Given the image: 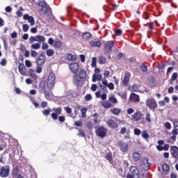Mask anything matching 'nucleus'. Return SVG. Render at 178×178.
I'll return each mask as SVG.
<instances>
[{"mask_svg":"<svg viewBox=\"0 0 178 178\" xmlns=\"http://www.w3.org/2000/svg\"><path fill=\"white\" fill-rule=\"evenodd\" d=\"M38 6L40 8L38 10L39 15H44V16H51V15H52V9L51 6L47 3L45 0H39Z\"/></svg>","mask_w":178,"mask_h":178,"instance_id":"1","label":"nucleus"},{"mask_svg":"<svg viewBox=\"0 0 178 178\" xmlns=\"http://www.w3.org/2000/svg\"><path fill=\"white\" fill-rule=\"evenodd\" d=\"M52 111L54 113H51V119L53 120H58L60 122V123H64L65 120H66V118L62 115V107H57V108H53Z\"/></svg>","mask_w":178,"mask_h":178,"instance_id":"2","label":"nucleus"},{"mask_svg":"<svg viewBox=\"0 0 178 178\" xmlns=\"http://www.w3.org/2000/svg\"><path fill=\"white\" fill-rule=\"evenodd\" d=\"M55 74L54 72H51L48 76L47 82V87L49 91H52V90H54V87H55Z\"/></svg>","mask_w":178,"mask_h":178,"instance_id":"3","label":"nucleus"},{"mask_svg":"<svg viewBox=\"0 0 178 178\" xmlns=\"http://www.w3.org/2000/svg\"><path fill=\"white\" fill-rule=\"evenodd\" d=\"M130 173L127 175V178H138L140 177V171L136 166H131L129 168Z\"/></svg>","mask_w":178,"mask_h":178,"instance_id":"4","label":"nucleus"},{"mask_svg":"<svg viewBox=\"0 0 178 178\" xmlns=\"http://www.w3.org/2000/svg\"><path fill=\"white\" fill-rule=\"evenodd\" d=\"M113 47H115V41L109 40V41L105 42L104 44V51L106 54H109L110 52H112V48H113Z\"/></svg>","mask_w":178,"mask_h":178,"instance_id":"5","label":"nucleus"},{"mask_svg":"<svg viewBox=\"0 0 178 178\" xmlns=\"http://www.w3.org/2000/svg\"><path fill=\"white\" fill-rule=\"evenodd\" d=\"M146 106L149 108L151 111H154L158 108V103H156V100H155V99L151 98L146 101Z\"/></svg>","mask_w":178,"mask_h":178,"instance_id":"6","label":"nucleus"},{"mask_svg":"<svg viewBox=\"0 0 178 178\" xmlns=\"http://www.w3.org/2000/svg\"><path fill=\"white\" fill-rule=\"evenodd\" d=\"M35 41L39 42L38 44H41V42H45V37L38 35L36 36H31L29 38V44H33L35 42Z\"/></svg>","mask_w":178,"mask_h":178,"instance_id":"7","label":"nucleus"},{"mask_svg":"<svg viewBox=\"0 0 178 178\" xmlns=\"http://www.w3.org/2000/svg\"><path fill=\"white\" fill-rule=\"evenodd\" d=\"M108 133V129L104 127H99L96 129V134L101 138H104V137H106V134Z\"/></svg>","mask_w":178,"mask_h":178,"instance_id":"8","label":"nucleus"},{"mask_svg":"<svg viewBox=\"0 0 178 178\" xmlns=\"http://www.w3.org/2000/svg\"><path fill=\"white\" fill-rule=\"evenodd\" d=\"M10 173V168L9 165L3 166L0 168V177H8Z\"/></svg>","mask_w":178,"mask_h":178,"instance_id":"9","label":"nucleus"},{"mask_svg":"<svg viewBox=\"0 0 178 178\" xmlns=\"http://www.w3.org/2000/svg\"><path fill=\"white\" fill-rule=\"evenodd\" d=\"M70 70H71L72 73L75 74L76 77L77 76V73H79V70H80V65L77 63H73L69 65Z\"/></svg>","mask_w":178,"mask_h":178,"instance_id":"10","label":"nucleus"},{"mask_svg":"<svg viewBox=\"0 0 178 178\" xmlns=\"http://www.w3.org/2000/svg\"><path fill=\"white\" fill-rule=\"evenodd\" d=\"M37 66H43L45 64V60H47V56L44 54H41L36 58Z\"/></svg>","mask_w":178,"mask_h":178,"instance_id":"11","label":"nucleus"},{"mask_svg":"<svg viewBox=\"0 0 178 178\" xmlns=\"http://www.w3.org/2000/svg\"><path fill=\"white\" fill-rule=\"evenodd\" d=\"M18 70L22 76H27V68H26L24 63H19Z\"/></svg>","mask_w":178,"mask_h":178,"instance_id":"12","label":"nucleus"},{"mask_svg":"<svg viewBox=\"0 0 178 178\" xmlns=\"http://www.w3.org/2000/svg\"><path fill=\"white\" fill-rule=\"evenodd\" d=\"M170 152L172 158L177 159L178 158V147L177 146H171L170 149Z\"/></svg>","mask_w":178,"mask_h":178,"instance_id":"13","label":"nucleus"},{"mask_svg":"<svg viewBox=\"0 0 178 178\" xmlns=\"http://www.w3.org/2000/svg\"><path fill=\"white\" fill-rule=\"evenodd\" d=\"M141 166L143 169H145V170H147V169H148L151 166V163H149L147 157H143L141 159Z\"/></svg>","mask_w":178,"mask_h":178,"instance_id":"14","label":"nucleus"},{"mask_svg":"<svg viewBox=\"0 0 178 178\" xmlns=\"http://www.w3.org/2000/svg\"><path fill=\"white\" fill-rule=\"evenodd\" d=\"M23 19L24 20H28L29 23H30V26H34L35 24L34 17L33 16L29 15V14H24Z\"/></svg>","mask_w":178,"mask_h":178,"instance_id":"15","label":"nucleus"},{"mask_svg":"<svg viewBox=\"0 0 178 178\" xmlns=\"http://www.w3.org/2000/svg\"><path fill=\"white\" fill-rule=\"evenodd\" d=\"M130 77H131V74H130V72H125L124 79L122 80V83L124 86H127V84H129V81H130Z\"/></svg>","mask_w":178,"mask_h":178,"instance_id":"16","label":"nucleus"},{"mask_svg":"<svg viewBox=\"0 0 178 178\" xmlns=\"http://www.w3.org/2000/svg\"><path fill=\"white\" fill-rule=\"evenodd\" d=\"M107 124L111 129H118L119 127V124L113 119H109L107 121Z\"/></svg>","mask_w":178,"mask_h":178,"instance_id":"17","label":"nucleus"},{"mask_svg":"<svg viewBox=\"0 0 178 178\" xmlns=\"http://www.w3.org/2000/svg\"><path fill=\"white\" fill-rule=\"evenodd\" d=\"M120 149L122 151V152H126L127 149H129V143L120 141L119 143Z\"/></svg>","mask_w":178,"mask_h":178,"instance_id":"18","label":"nucleus"},{"mask_svg":"<svg viewBox=\"0 0 178 178\" xmlns=\"http://www.w3.org/2000/svg\"><path fill=\"white\" fill-rule=\"evenodd\" d=\"M129 101L132 102H140V96L136 93H131L129 97Z\"/></svg>","mask_w":178,"mask_h":178,"instance_id":"19","label":"nucleus"},{"mask_svg":"<svg viewBox=\"0 0 178 178\" xmlns=\"http://www.w3.org/2000/svg\"><path fill=\"white\" fill-rule=\"evenodd\" d=\"M46 83L45 81H42L39 83V93L40 94H44L47 90L45 89Z\"/></svg>","mask_w":178,"mask_h":178,"instance_id":"20","label":"nucleus"},{"mask_svg":"<svg viewBox=\"0 0 178 178\" xmlns=\"http://www.w3.org/2000/svg\"><path fill=\"white\" fill-rule=\"evenodd\" d=\"M143 117V113H141V111H136L132 118L134 119V120H135L136 122H138V120H141V118Z\"/></svg>","mask_w":178,"mask_h":178,"instance_id":"21","label":"nucleus"},{"mask_svg":"<svg viewBox=\"0 0 178 178\" xmlns=\"http://www.w3.org/2000/svg\"><path fill=\"white\" fill-rule=\"evenodd\" d=\"M79 77L80 80H86L87 79V71L86 70H81L79 72Z\"/></svg>","mask_w":178,"mask_h":178,"instance_id":"22","label":"nucleus"},{"mask_svg":"<svg viewBox=\"0 0 178 178\" xmlns=\"http://www.w3.org/2000/svg\"><path fill=\"white\" fill-rule=\"evenodd\" d=\"M102 106H103L104 109H109L110 108H112L113 105L111 102L106 100L102 102Z\"/></svg>","mask_w":178,"mask_h":178,"instance_id":"23","label":"nucleus"},{"mask_svg":"<svg viewBox=\"0 0 178 178\" xmlns=\"http://www.w3.org/2000/svg\"><path fill=\"white\" fill-rule=\"evenodd\" d=\"M90 47L101 48V41H99V40H97V41L91 40L90 42Z\"/></svg>","mask_w":178,"mask_h":178,"instance_id":"24","label":"nucleus"},{"mask_svg":"<svg viewBox=\"0 0 178 178\" xmlns=\"http://www.w3.org/2000/svg\"><path fill=\"white\" fill-rule=\"evenodd\" d=\"M97 80H98L99 81H101V80H102V74H93L92 78V81H93V83H95V81H97Z\"/></svg>","mask_w":178,"mask_h":178,"instance_id":"25","label":"nucleus"},{"mask_svg":"<svg viewBox=\"0 0 178 178\" xmlns=\"http://www.w3.org/2000/svg\"><path fill=\"white\" fill-rule=\"evenodd\" d=\"M177 72H174L171 76V79H169V83L170 86H173V81H175V80H177Z\"/></svg>","mask_w":178,"mask_h":178,"instance_id":"26","label":"nucleus"},{"mask_svg":"<svg viewBox=\"0 0 178 178\" xmlns=\"http://www.w3.org/2000/svg\"><path fill=\"white\" fill-rule=\"evenodd\" d=\"M63 44L62 43V41L59 40V41H55L54 44H53L54 48H55V49H60V48H62Z\"/></svg>","mask_w":178,"mask_h":178,"instance_id":"27","label":"nucleus"},{"mask_svg":"<svg viewBox=\"0 0 178 178\" xmlns=\"http://www.w3.org/2000/svg\"><path fill=\"white\" fill-rule=\"evenodd\" d=\"M133 158L135 162H138V161L141 159V154L138 152H134L133 154Z\"/></svg>","mask_w":178,"mask_h":178,"instance_id":"28","label":"nucleus"},{"mask_svg":"<svg viewBox=\"0 0 178 178\" xmlns=\"http://www.w3.org/2000/svg\"><path fill=\"white\" fill-rule=\"evenodd\" d=\"M92 37V34L90 32H84L82 35V38L83 40H90Z\"/></svg>","mask_w":178,"mask_h":178,"instance_id":"29","label":"nucleus"},{"mask_svg":"<svg viewBox=\"0 0 178 178\" xmlns=\"http://www.w3.org/2000/svg\"><path fill=\"white\" fill-rule=\"evenodd\" d=\"M162 169H163V172L165 175H168V173L169 172V170H170V167H169V165H168L167 163H165L162 165Z\"/></svg>","mask_w":178,"mask_h":178,"instance_id":"30","label":"nucleus"},{"mask_svg":"<svg viewBox=\"0 0 178 178\" xmlns=\"http://www.w3.org/2000/svg\"><path fill=\"white\" fill-rule=\"evenodd\" d=\"M111 113H113V115H115V116H118V115H120V112H122V109L114 108L113 109H111Z\"/></svg>","mask_w":178,"mask_h":178,"instance_id":"31","label":"nucleus"},{"mask_svg":"<svg viewBox=\"0 0 178 178\" xmlns=\"http://www.w3.org/2000/svg\"><path fill=\"white\" fill-rule=\"evenodd\" d=\"M43 94H44V97L47 99V101H49V99H51V96L52 95V90H46Z\"/></svg>","mask_w":178,"mask_h":178,"instance_id":"32","label":"nucleus"},{"mask_svg":"<svg viewBox=\"0 0 178 178\" xmlns=\"http://www.w3.org/2000/svg\"><path fill=\"white\" fill-rule=\"evenodd\" d=\"M175 141H176V136H171L166 139L168 144H175Z\"/></svg>","mask_w":178,"mask_h":178,"instance_id":"33","label":"nucleus"},{"mask_svg":"<svg viewBox=\"0 0 178 178\" xmlns=\"http://www.w3.org/2000/svg\"><path fill=\"white\" fill-rule=\"evenodd\" d=\"M67 60H72L73 62H74L75 60H77V58L76 57V56H74L72 54H69L67 56Z\"/></svg>","mask_w":178,"mask_h":178,"instance_id":"34","label":"nucleus"},{"mask_svg":"<svg viewBox=\"0 0 178 178\" xmlns=\"http://www.w3.org/2000/svg\"><path fill=\"white\" fill-rule=\"evenodd\" d=\"M108 101L111 103V104H118V99H116V97H115V95H111L108 98Z\"/></svg>","mask_w":178,"mask_h":178,"instance_id":"35","label":"nucleus"},{"mask_svg":"<svg viewBox=\"0 0 178 178\" xmlns=\"http://www.w3.org/2000/svg\"><path fill=\"white\" fill-rule=\"evenodd\" d=\"M99 63L100 65H105V63H106V58L104 56H101L99 58Z\"/></svg>","mask_w":178,"mask_h":178,"instance_id":"36","label":"nucleus"},{"mask_svg":"<svg viewBox=\"0 0 178 178\" xmlns=\"http://www.w3.org/2000/svg\"><path fill=\"white\" fill-rule=\"evenodd\" d=\"M31 48L32 49H40L41 48V43H33L31 44Z\"/></svg>","mask_w":178,"mask_h":178,"instance_id":"37","label":"nucleus"},{"mask_svg":"<svg viewBox=\"0 0 178 178\" xmlns=\"http://www.w3.org/2000/svg\"><path fill=\"white\" fill-rule=\"evenodd\" d=\"M54 54L55 51H54V49H49L46 51V55L49 57L54 56Z\"/></svg>","mask_w":178,"mask_h":178,"instance_id":"38","label":"nucleus"},{"mask_svg":"<svg viewBox=\"0 0 178 178\" xmlns=\"http://www.w3.org/2000/svg\"><path fill=\"white\" fill-rule=\"evenodd\" d=\"M26 76L33 78L35 77V74H34V70L29 69V71L26 72Z\"/></svg>","mask_w":178,"mask_h":178,"instance_id":"39","label":"nucleus"},{"mask_svg":"<svg viewBox=\"0 0 178 178\" xmlns=\"http://www.w3.org/2000/svg\"><path fill=\"white\" fill-rule=\"evenodd\" d=\"M142 137L145 138V140H148L149 138V135L148 134V131L147 130H143L142 131Z\"/></svg>","mask_w":178,"mask_h":178,"instance_id":"40","label":"nucleus"},{"mask_svg":"<svg viewBox=\"0 0 178 178\" xmlns=\"http://www.w3.org/2000/svg\"><path fill=\"white\" fill-rule=\"evenodd\" d=\"M106 159L110 162V163H112L113 162V159L112 156V153H108L105 156Z\"/></svg>","mask_w":178,"mask_h":178,"instance_id":"41","label":"nucleus"},{"mask_svg":"<svg viewBox=\"0 0 178 178\" xmlns=\"http://www.w3.org/2000/svg\"><path fill=\"white\" fill-rule=\"evenodd\" d=\"M13 177H16V176H20V175H19V168H14L13 170Z\"/></svg>","mask_w":178,"mask_h":178,"instance_id":"42","label":"nucleus"},{"mask_svg":"<svg viewBox=\"0 0 178 178\" xmlns=\"http://www.w3.org/2000/svg\"><path fill=\"white\" fill-rule=\"evenodd\" d=\"M53 111H52V109H51V108H47V109H45V110H44L43 111H42V113H43V115H44V116H48V115H50V113H51V112H52Z\"/></svg>","mask_w":178,"mask_h":178,"instance_id":"43","label":"nucleus"},{"mask_svg":"<svg viewBox=\"0 0 178 178\" xmlns=\"http://www.w3.org/2000/svg\"><path fill=\"white\" fill-rule=\"evenodd\" d=\"M29 29H30V26L28 24L22 25V30L24 33H27Z\"/></svg>","mask_w":178,"mask_h":178,"instance_id":"44","label":"nucleus"},{"mask_svg":"<svg viewBox=\"0 0 178 178\" xmlns=\"http://www.w3.org/2000/svg\"><path fill=\"white\" fill-rule=\"evenodd\" d=\"M1 40L3 42L4 48L5 49H6V47H8V40L6 39V36L1 37Z\"/></svg>","mask_w":178,"mask_h":178,"instance_id":"45","label":"nucleus"},{"mask_svg":"<svg viewBox=\"0 0 178 178\" xmlns=\"http://www.w3.org/2000/svg\"><path fill=\"white\" fill-rule=\"evenodd\" d=\"M91 66H92V67H97V58L93 57L92 58Z\"/></svg>","mask_w":178,"mask_h":178,"instance_id":"46","label":"nucleus"},{"mask_svg":"<svg viewBox=\"0 0 178 178\" xmlns=\"http://www.w3.org/2000/svg\"><path fill=\"white\" fill-rule=\"evenodd\" d=\"M22 10H23V8L20 7L19 10L16 12V15L18 16V17H22V16H23V13Z\"/></svg>","mask_w":178,"mask_h":178,"instance_id":"47","label":"nucleus"},{"mask_svg":"<svg viewBox=\"0 0 178 178\" xmlns=\"http://www.w3.org/2000/svg\"><path fill=\"white\" fill-rule=\"evenodd\" d=\"M48 48H49V46L48 45V43H45V42H43L42 45V49L43 51H47V50L49 49Z\"/></svg>","mask_w":178,"mask_h":178,"instance_id":"48","label":"nucleus"},{"mask_svg":"<svg viewBox=\"0 0 178 178\" xmlns=\"http://www.w3.org/2000/svg\"><path fill=\"white\" fill-rule=\"evenodd\" d=\"M31 56H32V58H36L38 56V52L35 51V50H31Z\"/></svg>","mask_w":178,"mask_h":178,"instance_id":"49","label":"nucleus"},{"mask_svg":"<svg viewBox=\"0 0 178 178\" xmlns=\"http://www.w3.org/2000/svg\"><path fill=\"white\" fill-rule=\"evenodd\" d=\"M174 67H169L167 69V72H166V76L167 77H169L170 73H172V71L173 70Z\"/></svg>","mask_w":178,"mask_h":178,"instance_id":"50","label":"nucleus"},{"mask_svg":"<svg viewBox=\"0 0 178 178\" xmlns=\"http://www.w3.org/2000/svg\"><path fill=\"white\" fill-rule=\"evenodd\" d=\"M78 136H81V137L86 138V132L83 131V129H79Z\"/></svg>","mask_w":178,"mask_h":178,"instance_id":"51","label":"nucleus"},{"mask_svg":"<svg viewBox=\"0 0 178 178\" xmlns=\"http://www.w3.org/2000/svg\"><path fill=\"white\" fill-rule=\"evenodd\" d=\"M145 116H146V121L147 122V123H151L152 122L151 114H149V113H147Z\"/></svg>","mask_w":178,"mask_h":178,"instance_id":"52","label":"nucleus"},{"mask_svg":"<svg viewBox=\"0 0 178 178\" xmlns=\"http://www.w3.org/2000/svg\"><path fill=\"white\" fill-rule=\"evenodd\" d=\"M81 113L83 118H86V113H87V108H83L81 109Z\"/></svg>","mask_w":178,"mask_h":178,"instance_id":"53","label":"nucleus"},{"mask_svg":"<svg viewBox=\"0 0 178 178\" xmlns=\"http://www.w3.org/2000/svg\"><path fill=\"white\" fill-rule=\"evenodd\" d=\"M140 69H141L142 72L145 73V72H147V70H148V66L145 65H140Z\"/></svg>","mask_w":178,"mask_h":178,"instance_id":"54","label":"nucleus"},{"mask_svg":"<svg viewBox=\"0 0 178 178\" xmlns=\"http://www.w3.org/2000/svg\"><path fill=\"white\" fill-rule=\"evenodd\" d=\"M134 133L135 136H140V134H141V130H140L139 129L135 128L134 130Z\"/></svg>","mask_w":178,"mask_h":178,"instance_id":"55","label":"nucleus"},{"mask_svg":"<svg viewBox=\"0 0 178 178\" xmlns=\"http://www.w3.org/2000/svg\"><path fill=\"white\" fill-rule=\"evenodd\" d=\"M75 126L77 127H83V122L81 120L76 121L74 122Z\"/></svg>","mask_w":178,"mask_h":178,"instance_id":"56","label":"nucleus"},{"mask_svg":"<svg viewBox=\"0 0 178 178\" xmlns=\"http://www.w3.org/2000/svg\"><path fill=\"white\" fill-rule=\"evenodd\" d=\"M25 65L26 66V67H31V66H33V64L31 63V61H30L29 60H26Z\"/></svg>","mask_w":178,"mask_h":178,"instance_id":"57","label":"nucleus"},{"mask_svg":"<svg viewBox=\"0 0 178 178\" xmlns=\"http://www.w3.org/2000/svg\"><path fill=\"white\" fill-rule=\"evenodd\" d=\"M164 126L165 127V129H167L168 130H170L172 126L170 125V122H166L165 124H164Z\"/></svg>","mask_w":178,"mask_h":178,"instance_id":"58","label":"nucleus"},{"mask_svg":"<svg viewBox=\"0 0 178 178\" xmlns=\"http://www.w3.org/2000/svg\"><path fill=\"white\" fill-rule=\"evenodd\" d=\"M85 99H86V101H91V99H92V96H91L90 94H87L85 96Z\"/></svg>","mask_w":178,"mask_h":178,"instance_id":"59","label":"nucleus"},{"mask_svg":"<svg viewBox=\"0 0 178 178\" xmlns=\"http://www.w3.org/2000/svg\"><path fill=\"white\" fill-rule=\"evenodd\" d=\"M64 109L68 115L72 113V108L70 107H65Z\"/></svg>","mask_w":178,"mask_h":178,"instance_id":"60","label":"nucleus"},{"mask_svg":"<svg viewBox=\"0 0 178 178\" xmlns=\"http://www.w3.org/2000/svg\"><path fill=\"white\" fill-rule=\"evenodd\" d=\"M48 44L49 45H54V44H55V40H54V38H49L48 40Z\"/></svg>","mask_w":178,"mask_h":178,"instance_id":"61","label":"nucleus"},{"mask_svg":"<svg viewBox=\"0 0 178 178\" xmlns=\"http://www.w3.org/2000/svg\"><path fill=\"white\" fill-rule=\"evenodd\" d=\"M41 66L42 65H37L36 73H41V72H42V67Z\"/></svg>","mask_w":178,"mask_h":178,"instance_id":"62","label":"nucleus"},{"mask_svg":"<svg viewBox=\"0 0 178 178\" xmlns=\"http://www.w3.org/2000/svg\"><path fill=\"white\" fill-rule=\"evenodd\" d=\"M122 31L121 29H117L115 31V35H118V37H120V35H122Z\"/></svg>","mask_w":178,"mask_h":178,"instance_id":"63","label":"nucleus"},{"mask_svg":"<svg viewBox=\"0 0 178 178\" xmlns=\"http://www.w3.org/2000/svg\"><path fill=\"white\" fill-rule=\"evenodd\" d=\"M166 64L165 63H161V64H159L158 65H157V67H158V69H163V67H165V65Z\"/></svg>","mask_w":178,"mask_h":178,"instance_id":"64","label":"nucleus"}]
</instances>
